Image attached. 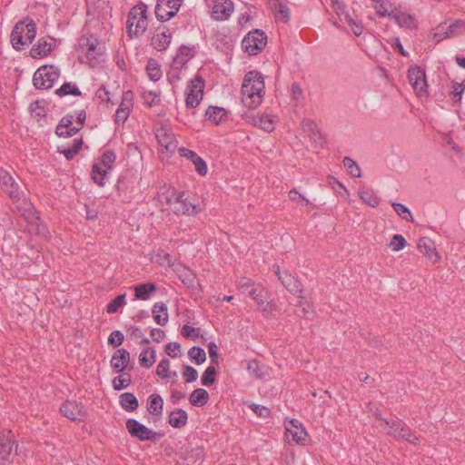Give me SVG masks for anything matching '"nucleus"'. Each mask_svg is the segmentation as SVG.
I'll return each mask as SVG.
<instances>
[{
	"instance_id": "obj_46",
	"label": "nucleus",
	"mask_w": 465,
	"mask_h": 465,
	"mask_svg": "<svg viewBox=\"0 0 465 465\" xmlns=\"http://www.w3.org/2000/svg\"><path fill=\"white\" fill-rule=\"evenodd\" d=\"M188 356L198 365L203 363L206 360L204 350L197 346H193L189 350Z\"/></svg>"
},
{
	"instance_id": "obj_8",
	"label": "nucleus",
	"mask_w": 465,
	"mask_h": 465,
	"mask_svg": "<svg viewBox=\"0 0 465 465\" xmlns=\"http://www.w3.org/2000/svg\"><path fill=\"white\" fill-rule=\"evenodd\" d=\"M126 430L132 437L137 438L140 440H156L159 438V434L143 424L140 423L134 419H129L125 422Z\"/></svg>"
},
{
	"instance_id": "obj_63",
	"label": "nucleus",
	"mask_w": 465,
	"mask_h": 465,
	"mask_svg": "<svg viewBox=\"0 0 465 465\" xmlns=\"http://www.w3.org/2000/svg\"><path fill=\"white\" fill-rule=\"evenodd\" d=\"M183 377L185 381L190 383L197 380L198 372L194 368L186 365L183 367Z\"/></svg>"
},
{
	"instance_id": "obj_13",
	"label": "nucleus",
	"mask_w": 465,
	"mask_h": 465,
	"mask_svg": "<svg viewBox=\"0 0 465 465\" xmlns=\"http://www.w3.org/2000/svg\"><path fill=\"white\" fill-rule=\"evenodd\" d=\"M154 134L157 142L163 150L164 149L167 153H173L175 151L177 145L175 136L172 131L161 126L155 128Z\"/></svg>"
},
{
	"instance_id": "obj_61",
	"label": "nucleus",
	"mask_w": 465,
	"mask_h": 465,
	"mask_svg": "<svg viewBox=\"0 0 465 465\" xmlns=\"http://www.w3.org/2000/svg\"><path fill=\"white\" fill-rule=\"evenodd\" d=\"M29 111L31 113V115L34 117H45V110L43 106L40 105L39 101H35L29 105Z\"/></svg>"
},
{
	"instance_id": "obj_7",
	"label": "nucleus",
	"mask_w": 465,
	"mask_h": 465,
	"mask_svg": "<svg viewBox=\"0 0 465 465\" xmlns=\"http://www.w3.org/2000/svg\"><path fill=\"white\" fill-rule=\"evenodd\" d=\"M267 44V36L264 32L255 29L251 31L242 41V47L250 55H256Z\"/></svg>"
},
{
	"instance_id": "obj_36",
	"label": "nucleus",
	"mask_w": 465,
	"mask_h": 465,
	"mask_svg": "<svg viewBox=\"0 0 465 465\" xmlns=\"http://www.w3.org/2000/svg\"><path fill=\"white\" fill-rule=\"evenodd\" d=\"M209 400V394L204 389H195L190 395V403L194 406H203Z\"/></svg>"
},
{
	"instance_id": "obj_9",
	"label": "nucleus",
	"mask_w": 465,
	"mask_h": 465,
	"mask_svg": "<svg viewBox=\"0 0 465 465\" xmlns=\"http://www.w3.org/2000/svg\"><path fill=\"white\" fill-rule=\"evenodd\" d=\"M248 295L255 302L257 307L265 316L272 313V309L271 302L269 301L270 293L261 283L254 285V288H252Z\"/></svg>"
},
{
	"instance_id": "obj_62",
	"label": "nucleus",
	"mask_w": 465,
	"mask_h": 465,
	"mask_svg": "<svg viewBox=\"0 0 465 465\" xmlns=\"http://www.w3.org/2000/svg\"><path fill=\"white\" fill-rule=\"evenodd\" d=\"M182 69V67H176L175 64H172L171 70L167 74L168 81L171 84H175L180 81V73Z\"/></svg>"
},
{
	"instance_id": "obj_47",
	"label": "nucleus",
	"mask_w": 465,
	"mask_h": 465,
	"mask_svg": "<svg viewBox=\"0 0 465 465\" xmlns=\"http://www.w3.org/2000/svg\"><path fill=\"white\" fill-rule=\"evenodd\" d=\"M257 283L254 282L252 279L247 277H241L236 281V288L242 293H250L252 288H254V285Z\"/></svg>"
},
{
	"instance_id": "obj_16",
	"label": "nucleus",
	"mask_w": 465,
	"mask_h": 465,
	"mask_svg": "<svg viewBox=\"0 0 465 465\" xmlns=\"http://www.w3.org/2000/svg\"><path fill=\"white\" fill-rule=\"evenodd\" d=\"M232 0H214L212 7V17L216 21L227 20L233 12Z\"/></svg>"
},
{
	"instance_id": "obj_39",
	"label": "nucleus",
	"mask_w": 465,
	"mask_h": 465,
	"mask_svg": "<svg viewBox=\"0 0 465 465\" xmlns=\"http://www.w3.org/2000/svg\"><path fill=\"white\" fill-rule=\"evenodd\" d=\"M391 17L400 26L411 27L414 25V19L411 15L398 9L395 10Z\"/></svg>"
},
{
	"instance_id": "obj_55",
	"label": "nucleus",
	"mask_w": 465,
	"mask_h": 465,
	"mask_svg": "<svg viewBox=\"0 0 465 465\" xmlns=\"http://www.w3.org/2000/svg\"><path fill=\"white\" fill-rule=\"evenodd\" d=\"M204 456V450L203 448H195L191 450L185 457L188 464L195 463L198 460H202Z\"/></svg>"
},
{
	"instance_id": "obj_33",
	"label": "nucleus",
	"mask_w": 465,
	"mask_h": 465,
	"mask_svg": "<svg viewBox=\"0 0 465 465\" xmlns=\"http://www.w3.org/2000/svg\"><path fill=\"white\" fill-rule=\"evenodd\" d=\"M135 299L146 301L150 298L151 294L156 292L154 283L147 282L138 284L134 287Z\"/></svg>"
},
{
	"instance_id": "obj_58",
	"label": "nucleus",
	"mask_w": 465,
	"mask_h": 465,
	"mask_svg": "<svg viewBox=\"0 0 465 465\" xmlns=\"http://www.w3.org/2000/svg\"><path fill=\"white\" fill-rule=\"evenodd\" d=\"M0 183L2 187H12L13 183H16L15 178L5 170L0 169Z\"/></svg>"
},
{
	"instance_id": "obj_2",
	"label": "nucleus",
	"mask_w": 465,
	"mask_h": 465,
	"mask_svg": "<svg viewBox=\"0 0 465 465\" xmlns=\"http://www.w3.org/2000/svg\"><path fill=\"white\" fill-rule=\"evenodd\" d=\"M35 35L36 25L33 19L26 17L15 24L10 35V41L13 47L20 51L31 44Z\"/></svg>"
},
{
	"instance_id": "obj_15",
	"label": "nucleus",
	"mask_w": 465,
	"mask_h": 465,
	"mask_svg": "<svg viewBox=\"0 0 465 465\" xmlns=\"http://www.w3.org/2000/svg\"><path fill=\"white\" fill-rule=\"evenodd\" d=\"M242 118L246 123H250L252 125L264 131L272 132L274 130V120L272 115L265 114H254L252 113H247L242 114Z\"/></svg>"
},
{
	"instance_id": "obj_51",
	"label": "nucleus",
	"mask_w": 465,
	"mask_h": 465,
	"mask_svg": "<svg viewBox=\"0 0 465 465\" xmlns=\"http://www.w3.org/2000/svg\"><path fill=\"white\" fill-rule=\"evenodd\" d=\"M155 16L159 21L162 22L168 21L173 17L169 14V9L165 6V5L162 4V0H158L155 6Z\"/></svg>"
},
{
	"instance_id": "obj_32",
	"label": "nucleus",
	"mask_w": 465,
	"mask_h": 465,
	"mask_svg": "<svg viewBox=\"0 0 465 465\" xmlns=\"http://www.w3.org/2000/svg\"><path fill=\"white\" fill-rule=\"evenodd\" d=\"M152 312L153 320L157 324L164 326L168 322V312L165 303L162 302H156Z\"/></svg>"
},
{
	"instance_id": "obj_59",
	"label": "nucleus",
	"mask_w": 465,
	"mask_h": 465,
	"mask_svg": "<svg viewBox=\"0 0 465 465\" xmlns=\"http://www.w3.org/2000/svg\"><path fill=\"white\" fill-rule=\"evenodd\" d=\"M345 21L351 27V30L354 35L359 36L362 34L363 25L361 23L354 21L349 15H345Z\"/></svg>"
},
{
	"instance_id": "obj_40",
	"label": "nucleus",
	"mask_w": 465,
	"mask_h": 465,
	"mask_svg": "<svg viewBox=\"0 0 465 465\" xmlns=\"http://www.w3.org/2000/svg\"><path fill=\"white\" fill-rule=\"evenodd\" d=\"M55 94L63 97L68 94L80 96L82 95V92L79 90V88L71 83H64L60 88L55 90Z\"/></svg>"
},
{
	"instance_id": "obj_52",
	"label": "nucleus",
	"mask_w": 465,
	"mask_h": 465,
	"mask_svg": "<svg viewBox=\"0 0 465 465\" xmlns=\"http://www.w3.org/2000/svg\"><path fill=\"white\" fill-rule=\"evenodd\" d=\"M343 165L352 177H361V169L359 165L350 157H344Z\"/></svg>"
},
{
	"instance_id": "obj_38",
	"label": "nucleus",
	"mask_w": 465,
	"mask_h": 465,
	"mask_svg": "<svg viewBox=\"0 0 465 465\" xmlns=\"http://www.w3.org/2000/svg\"><path fill=\"white\" fill-rule=\"evenodd\" d=\"M156 351L153 348H147L139 355V363L142 367L150 368L155 361Z\"/></svg>"
},
{
	"instance_id": "obj_10",
	"label": "nucleus",
	"mask_w": 465,
	"mask_h": 465,
	"mask_svg": "<svg viewBox=\"0 0 465 465\" xmlns=\"http://www.w3.org/2000/svg\"><path fill=\"white\" fill-rule=\"evenodd\" d=\"M204 81L201 76H196L190 82L188 91L186 92V106L195 108L203 96Z\"/></svg>"
},
{
	"instance_id": "obj_56",
	"label": "nucleus",
	"mask_w": 465,
	"mask_h": 465,
	"mask_svg": "<svg viewBox=\"0 0 465 465\" xmlns=\"http://www.w3.org/2000/svg\"><path fill=\"white\" fill-rule=\"evenodd\" d=\"M124 340V336L121 331H114L108 337V344L117 348L119 347Z\"/></svg>"
},
{
	"instance_id": "obj_42",
	"label": "nucleus",
	"mask_w": 465,
	"mask_h": 465,
	"mask_svg": "<svg viewBox=\"0 0 465 465\" xmlns=\"http://www.w3.org/2000/svg\"><path fill=\"white\" fill-rule=\"evenodd\" d=\"M273 7L277 12L276 18L278 20L283 23H287L290 20V10L285 4L282 3L280 0H275Z\"/></svg>"
},
{
	"instance_id": "obj_1",
	"label": "nucleus",
	"mask_w": 465,
	"mask_h": 465,
	"mask_svg": "<svg viewBox=\"0 0 465 465\" xmlns=\"http://www.w3.org/2000/svg\"><path fill=\"white\" fill-rule=\"evenodd\" d=\"M265 94L264 79L258 71L248 72L242 84V102L250 109L257 108Z\"/></svg>"
},
{
	"instance_id": "obj_57",
	"label": "nucleus",
	"mask_w": 465,
	"mask_h": 465,
	"mask_svg": "<svg viewBox=\"0 0 465 465\" xmlns=\"http://www.w3.org/2000/svg\"><path fill=\"white\" fill-rule=\"evenodd\" d=\"M170 361L167 359H163L157 365L156 374L163 379L170 377Z\"/></svg>"
},
{
	"instance_id": "obj_6",
	"label": "nucleus",
	"mask_w": 465,
	"mask_h": 465,
	"mask_svg": "<svg viewBox=\"0 0 465 465\" xmlns=\"http://www.w3.org/2000/svg\"><path fill=\"white\" fill-rule=\"evenodd\" d=\"M60 76V70L52 64L39 67L34 74L33 83L37 89H50Z\"/></svg>"
},
{
	"instance_id": "obj_3",
	"label": "nucleus",
	"mask_w": 465,
	"mask_h": 465,
	"mask_svg": "<svg viewBox=\"0 0 465 465\" xmlns=\"http://www.w3.org/2000/svg\"><path fill=\"white\" fill-rule=\"evenodd\" d=\"M147 26V6L141 3L134 6L127 15V35L130 38L138 37L146 31Z\"/></svg>"
},
{
	"instance_id": "obj_48",
	"label": "nucleus",
	"mask_w": 465,
	"mask_h": 465,
	"mask_svg": "<svg viewBox=\"0 0 465 465\" xmlns=\"http://www.w3.org/2000/svg\"><path fill=\"white\" fill-rule=\"evenodd\" d=\"M217 374V371L213 365H211L206 368L203 374L202 375V384L203 386H211L215 381V376Z\"/></svg>"
},
{
	"instance_id": "obj_23",
	"label": "nucleus",
	"mask_w": 465,
	"mask_h": 465,
	"mask_svg": "<svg viewBox=\"0 0 465 465\" xmlns=\"http://www.w3.org/2000/svg\"><path fill=\"white\" fill-rule=\"evenodd\" d=\"M74 115L67 114L63 117L55 128V134L58 136L71 137L79 132V128L73 126Z\"/></svg>"
},
{
	"instance_id": "obj_34",
	"label": "nucleus",
	"mask_w": 465,
	"mask_h": 465,
	"mask_svg": "<svg viewBox=\"0 0 465 465\" xmlns=\"http://www.w3.org/2000/svg\"><path fill=\"white\" fill-rule=\"evenodd\" d=\"M119 402L121 407L128 412L134 411L139 406L137 398L132 392H124L121 394Z\"/></svg>"
},
{
	"instance_id": "obj_4",
	"label": "nucleus",
	"mask_w": 465,
	"mask_h": 465,
	"mask_svg": "<svg viewBox=\"0 0 465 465\" xmlns=\"http://www.w3.org/2000/svg\"><path fill=\"white\" fill-rule=\"evenodd\" d=\"M115 160L116 155L114 152L105 150L101 156L100 163L93 165L92 178L99 186L104 185V179L113 169Z\"/></svg>"
},
{
	"instance_id": "obj_24",
	"label": "nucleus",
	"mask_w": 465,
	"mask_h": 465,
	"mask_svg": "<svg viewBox=\"0 0 465 465\" xmlns=\"http://www.w3.org/2000/svg\"><path fill=\"white\" fill-rule=\"evenodd\" d=\"M14 444L15 436L11 430L0 434V461H5L9 459Z\"/></svg>"
},
{
	"instance_id": "obj_11",
	"label": "nucleus",
	"mask_w": 465,
	"mask_h": 465,
	"mask_svg": "<svg viewBox=\"0 0 465 465\" xmlns=\"http://www.w3.org/2000/svg\"><path fill=\"white\" fill-rule=\"evenodd\" d=\"M168 203L173 213L177 214L193 215L198 213L197 206L190 199L184 197L183 193L173 194V199L170 198Z\"/></svg>"
},
{
	"instance_id": "obj_17",
	"label": "nucleus",
	"mask_w": 465,
	"mask_h": 465,
	"mask_svg": "<svg viewBox=\"0 0 465 465\" xmlns=\"http://www.w3.org/2000/svg\"><path fill=\"white\" fill-rule=\"evenodd\" d=\"M79 46L82 52H84L88 60L95 59L101 54V47L98 40L93 35L82 36L79 39Z\"/></svg>"
},
{
	"instance_id": "obj_20",
	"label": "nucleus",
	"mask_w": 465,
	"mask_h": 465,
	"mask_svg": "<svg viewBox=\"0 0 465 465\" xmlns=\"http://www.w3.org/2000/svg\"><path fill=\"white\" fill-rule=\"evenodd\" d=\"M54 46V39L53 37H42L37 44L32 46L30 54L33 58H43L48 55Z\"/></svg>"
},
{
	"instance_id": "obj_14",
	"label": "nucleus",
	"mask_w": 465,
	"mask_h": 465,
	"mask_svg": "<svg viewBox=\"0 0 465 465\" xmlns=\"http://www.w3.org/2000/svg\"><path fill=\"white\" fill-rule=\"evenodd\" d=\"M15 209L18 213L25 217L31 223H35L39 221V217L36 215L33 203L27 200L25 195L19 196L13 201Z\"/></svg>"
},
{
	"instance_id": "obj_29",
	"label": "nucleus",
	"mask_w": 465,
	"mask_h": 465,
	"mask_svg": "<svg viewBox=\"0 0 465 465\" xmlns=\"http://www.w3.org/2000/svg\"><path fill=\"white\" fill-rule=\"evenodd\" d=\"M163 401L159 394H152L147 401V411L150 414L160 417L163 414Z\"/></svg>"
},
{
	"instance_id": "obj_60",
	"label": "nucleus",
	"mask_w": 465,
	"mask_h": 465,
	"mask_svg": "<svg viewBox=\"0 0 465 465\" xmlns=\"http://www.w3.org/2000/svg\"><path fill=\"white\" fill-rule=\"evenodd\" d=\"M162 4L169 9L171 16H174L181 7L182 0H162Z\"/></svg>"
},
{
	"instance_id": "obj_35",
	"label": "nucleus",
	"mask_w": 465,
	"mask_h": 465,
	"mask_svg": "<svg viewBox=\"0 0 465 465\" xmlns=\"http://www.w3.org/2000/svg\"><path fill=\"white\" fill-rule=\"evenodd\" d=\"M358 195L366 204L376 207L380 203V198L373 189L368 187H361L358 191Z\"/></svg>"
},
{
	"instance_id": "obj_37",
	"label": "nucleus",
	"mask_w": 465,
	"mask_h": 465,
	"mask_svg": "<svg viewBox=\"0 0 465 465\" xmlns=\"http://www.w3.org/2000/svg\"><path fill=\"white\" fill-rule=\"evenodd\" d=\"M298 297L299 301L296 305L298 307L296 315L305 319H311L313 316L312 306L308 302H305L302 296L298 295Z\"/></svg>"
},
{
	"instance_id": "obj_54",
	"label": "nucleus",
	"mask_w": 465,
	"mask_h": 465,
	"mask_svg": "<svg viewBox=\"0 0 465 465\" xmlns=\"http://www.w3.org/2000/svg\"><path fill=\"white\" fill-rule=\"evenodd\" d=\"M407 245V242L401 234H394L389 246L394 252L402 250Z\"/></svg>"
},
{
	"instance_id": "obj_31",
	"label": "nucleus",
	"mask_w": 465,
	"mask_h": 465,
	"mask_svg": "<svg viewBox=\"0 0 465 465\" xmlns=\"http://www.w3.org/2000/svg\"><path fill=\"white\" fill-rule=\"evenodd\" d=\"M205 116L210 122L218 125L226 119L227 112L223 107L210 106L205 112Z\"/></svg>"
},
{
	"instance_id": "obj_30",
	"label": "nucleus",
	"mask_w": 465,
	"mask_h": 465,
	"mask_svg": "<svg viewBox=\"0 0 465 465\" xmlns=\"http://www.w3.org/2000/svg\"><path fill=\"white\" fill-rule=\"evenodd\" d=\"M187 420V412L183 409H176L170 413L168 422L172 427L179 429L184 427Z\"/></svg>"
},
{
	"instance_id": "obj_41",
	"label": "nucleus",
	"mask_w": 465,
	"mask_h": 465,
	"mask_svg": "<svg viewBox=\"0 0 465 465\" xmlns=\"http://www.w3.org/2000/svg\"><path fill=\"white\" fill-rule=\"evenodd\" d=\"M122 374L114 378L113 380V388L115 390V391H121L124 388H127L131 382H132V378H131V375L129 373H126V372H121Z\"/></svg>"
},
{
	"instance_id": "obj_18",
	"label": "nucleus",
	"mask_w": 465,
	"mask_h": 465,
	"mask_svg": "<svg viewBox=\"0 0 465 465\" xmlns=\"http://www.w3.org/2000/svg\"><path fill=\"white\" fill-rule=\"evenodd\" d=\"M172 35L168 28L160 26L156 28L151 39L152 46L157 51H163L167 49L171 43Z\"/></svg>"
},
{
	"instance_id": "obj_64",
	"label": "nucleus",
	"mask_w": 465,
	"mask_h": 465,
	"mask_svg": "<svg viewBox=\"0 0 465 465\" xmlns=\"http://www.w3.org/2000/svg\"><path fill=\"white\" fill-rule=\"evenodd\" d=\"M465 90V81L462 83H453L452 84V92L451 94L454 98H457L455 102H460L461 100V94Z\"/></svg>"
},
{
	"instance_id": "obj_28",
	"label": "nucleus",
	"mask_w": 465,
	"mask_h": 465,
	"mask_svg": "<svg viewBox=\"0 0 465 465\" xmlns=\"http://www.w3.org/2000/svg\"><path fill=\"white\" fill-rule=\"evenodd\" d=\"M193 57V54L192 52V49L188 46L182 45L176 54V55L173 59V64H175L176 67H182L183 68L188 61H190Z\"/></svg>"
},
{
	"instance_id": "obj_5",
	"label": "nucleus",
	"mask_w": 465,
	"mask_h": 465,
	"mask_svg": "<svg viewBox=\"0 0 465 465\" xmlns=\"http://www.w3.org/2000/svg\"><path fill=\"white\" fill-rule=\"evenodd\" d=\"M385 425L388 427L387 435L397 440H403L413 445L420 444V438L401 420L390 419V420H385Z\"/></svg>"
},
{
	"instance_id": "obj_25",
	"label": "nucleus",
	"mask_w": 465,
	"mask_h": 465,
	"mask_svg": "<svg viewBox=\"0 0 465 465\" xmlns=\"http://www.w3.org/2000/svg\"><path fill=\"white\" fill-rule=\"evenodd\" d=\"M418 250L433 263L437 262L440 259L435 244L430 238H420L418 242Z\"/></svg>"
},
{
	"instance_id": "obj_44",
	"label": "nucleus",
	"mask_w": 465,
	"mask_h": 465,
	"mask_svg": "<svg viewBox=\"0 0 465 465\" xmlns=\"http://www.w3.org/2000/svg\"><path fill=\"white\" fill-rule=\"evenodd\" d=\"M247 370L250 374L257 379H262L264 376L263 365L256 360H251L248 361Z\"/></svg>"
},
{
	"instance_id": "obj_21",
	"label": "nucleus",
	"mask_w": 465,
	"mask_h": 465,
	"mask_svg": "<svg viewBox=\"0 0 465 465\" xmlns=\"http://www.w3.org/2000/svg\"><path fill=\"white\" fill-rule=\"evenodd\" d=\"M130 353L126 349L121 348L114 351L110 361V365L117 373L123 372L128 366Z\"/></svg>"
},
{
	"instance_id": "obj_26",
	"label": "nucleus",
	"mask_w": 465,
	"mask_h": 465,
	"mask_svg": "<svg viewBox=\"0 0 465 465\" xmlns=\"http://www.w3.org/2000/svg\"><path fill=\"white\" fill-rule=\"evenodd\" d=\"M282 284L292 294L300 295L302 292V288L299 281H297L288 272H283V275H280Z\"/></svg>"
},
{
	"instance_id": "obj_27",
	"label": "nucleus",
	"mask_w": 465,
	"mask_h": 465,
	"mask_svg": "<svg viewBox=\"0 0 465 465\" xmlns=\"http://www.w3.org/2000/svg\"><path fill=\"white\" fill-rule=\"evenodd\" d=\"M374 9L381 17H391L397 8L390 0H374Z\"/></svg>"
},
{
	"instance_id": "obj_43",
	"label": "nucleus",
	"mask_w": 465,
	"mask_h": 465,
	"mask_svg": "<svg viewBox=\"0 0 465 465\" xmlns=\"http://www.w3.org/2000/svg\"><path fill=\"white\" fill-rule=\"evenodd\" d=\"M82 144H83V140L79 139L77 141H74L73 145L68 148H64V149L58 148V152L60 153L64 154L67 160H72L79 153V151L82 147Z\"/></svg>"
},
{
	"instance_id": "obj_49",
	"label": "nucleus",
	"mask_w": 465,
	"mask_h": 465,
	"mask_svg": "<svg viewBox=\"0 0 465 465\" xmlns=\"http://www.w3.org/2000/svg\"><path fill=\"white\" fill-rule=\"evenodd\" d=\"M146 71L152 81H158L162 76V71L159 64L155 61H149L146 65Z\"/></svg>"
},
{
	"instance_id": "obj_45",
	"label": "nucleus",
	"mask_w": 465,
	"mask_h": 465,
	"mask_svg": "<svg viewBox=\"0 0 465 465\" xmlns=\"http://www.w3.org/2000/svg\"><path fill=\"white\" fill-rule=\"evenodd\" d=\"M125 294H121L112 300L106 306L108 313H115L118 310L126 304Z\"/></svg>"
},
{
	"instance_id": "obj_53",
	"label": "nucleus",
	"mask_w": 465,
	"mask_h": 465,
	"mask_svg": "<svg viewBox=\"0 0 465 465\" xmlns=\"http://www.w3.org/2000/svg\"><path fill=\"white\" fill-rule=\"evenodd\" d=\"M302 127L303 132L306 133L312 138H314L319 134L316 124L312 120H303L302 122Z\"/></svg>"
},
{
	"instance_id": "obj_12",
	"label": "nucleus",
	"mask_w": 465,
	"mask_h": 465,
	"mask_svg": "<svg viewBox=\"0 0 465 465\" xmlns=\"http://www.w3.org/2000/svg\"><path fill=\"white\" fill-rule=\"evenodd\" d=\"M409 82L414 91L421 95L427 92V81L425 71L419 66H411L408 70Z\"/></svg>"
},
{
	"instance_id": "obj_50",
	"label": "nucleus",
	"mask_w": 465,
	"mask_h": 465,
	"mask_svg": "<svg viewBox=\"0 0 465 465\" xmlns=\"http://www.w3.org/2000/svg\"><path fill=\"white\" fill-rule=\"evenodd\" d=\"M391 206L395 213L403 220L407 222H413L412 215L405 205L399 203H392Z\"/></svg>"
},
{
	"instance_id": "obj_22",
	"label": "nucleus",
	"mask_w": 465,
	"mask_h": 465,
	"mask_svg": "<svg viewBox=\"0 0 465 465\" xmlns=\"http://www.w3.org/2000/svg\"><path fill=\"white\" fill-rule=\"evenodd\" d=\"M60 411L64 417L72 420H82L84 414L83 411V406L80 403L74 401H66L65 402H64L60 407Z\"/></svg>"
},
{
	"instance_id": "obj_19",
	"label": "nucleus",
	"mask_w": 465,
	"mask_h": 465,
	"mask_svg": "<svg viewBox=\"0 0 465 465\" xmlns=\"http://www.w3.org/2000/svg\"><path fill=\"white\" fill-rule=\"evenodd\" d=\"M133 99L134 94L131 91L123 94L120 106L115 113V122L118 124H124L127 120L130 110L133 107Z\"/></svg>"
}]
</instances>
